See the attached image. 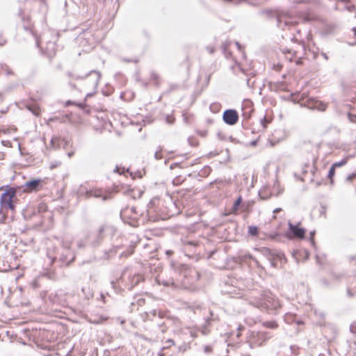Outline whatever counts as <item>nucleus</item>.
I'll use <instances>...</instances> for the list:
<instances>
[{
    "label": "nucleus",
    "instance_id": "nucleus-53",
    "mask_svg": "<svg viewBox=\"0 0 356 356\" xmlns=\"http://www.w3.org/2000/svg\"><path fill=\"white\" fill-rule=\"evenodd\" d=\"M188 144L192 147H196L198 145V141L195 137L190 136L188 138Z\"/></svg>",
    "mask_w": 356,
    "mask_h": 356
},
{
    "label": "nucleus",
    "instance_id": "nucleus-6",
    "mask_svg": "<svg viewBox=\"0 0 356 356\" xmlns=\"http://www.w3.org/2000/svg\"><path fill=\"white\" fill-rule=\"evenodd\" d=\"M43 185L44 179L39 177H32L28 180H24L22 183L15 184V186L18 187L19 195L38 192L43 188Z\"/></svg>",
    "mask_w": 356,
    "mask_h": 356
},
{
    "label": "nucleus",
    "instance_id": "nucleus-18",
    "mask_svg": "<svg viewBox=\"0 0 356 356\" xmlns=\"http://www.w3.org/2000/svg\"><path fill=\"white\" fill-rule=\"evenodd\" d=\"M259 252L269 260L271 266L276 267V263L275 261V252L277 250H271L268 247H261L259 249Z\"/></svg>",
    "mask_w": 356,
    "mask_h": 356
},
{
    "label": "nucleus",
    "instance_id": "nucleus-42",
    "mask_svg": "<svg viewBox=\"0 0 356 356\" xmlns=\"http://www.w3.org/2000/svg\"><path fill=\"white\" fill-rule=\"evenodd\" d=\"M285 16L284 12L280 11L277 17H275V19L276 20V26L278 29H282V22L283 20L284 17Z\"/></svg>",
    "mask_w": 356,
    "mask_h": 356
},
{
    "label": "nucleus",
    "instance_id": "nucleus-62",
    "mask_svg": "<svg viewBox=\"0 0 356 356\" xmlns=\"http://www.w3.org/2000/svg\"><path fill=\"white\" fill-rule=\"evenodd\" d=\"M213 351V347L211 345H206L204 347V352L207 354L211 353Z\"/></svg>",
    "mask_w": 356,
    "mask_h": 356
},
{
    "label": "nucleus",
    "instance_id": "nucleus-57",
    "mask_svg": "<svg viewBox=\"0 0 356 356\" xmlns=\"http://www.w3.org/2000/svg\"><path fill=\"white\" fill-rule=\"evenodd\" d=\"M347 117L350 122H356V114H353V113H351L350 112H348Z\"/></svg>",
    "mask_w": 356,
    "mask_h": 356
},
{
    "label": "nucleus",
    "instance_id": "nucleus-40",
    "mask_svg": "<svg viewBox=\"0 0 356 356\" xmlns=\"http://www.w3.org/2000/svg\"><path fill=\"white\" fill-rule=\"evenodd\" d=\"M113 88L109 84H106L104 88L102 89V92L103 95L108 97L113 92Z\"/></svg>",
    "mask_w": 356,
    "mask_h": 356
},
{
    "label": "nucleus",
    "instance_id": "nucleus-47",
    "mask_svg": "<svg viewBox=\"0 0 356 356\" xmlns=\"http://www.w3.org/2000/svg\"><path fill=\"white\" fill-rule=\"evenodd\" d=\"M314 165L312 169L311 170V173L312 175V177L310 179L311 181H314V178L318 177V174L319 173L318 168L315 166V161H314L313 163Z\"/></svg>",
    "mask_w": 356,
    "mask_h": 356
},
{
    "label": "nucleus",
    "instance_id": "nucleus-37",
    "mask_svg": "<svg viewBox=\"0 0 356 356\" xmlns=\"http://www.w3.org/2000/svg\"><path fill=\"white\" fill-rule=\"evenodd\" d=\"M297 254H299L300 256H302V254H303L302 257L304 260H307L309 258V252L308 250H304L302 253L298 250H295L293 252V257L296 259V260L298 261Z\"/></svg>",
    "mask_w": 356,
    "mask_h": 356
},
{
    "label": "nucleus",
    "instance_id": "nucleus-25",
    "mask_svg": "<svg viewBox=\"0 0 356 356\" xmlns=\"http://www.w3.org/2000/svg\"><path fill=\"white\" fill-rule=\"evenodd\" d=\"M311 107L313 109H317L318 111H323L326 109L327 105L320 100L314 99L312 102Z\"/></svg>",
    "mask_w": 356,
    "mask_h": 356
},
{
    "label": "nucleus",
    "instance_id": "nucleus-11",
    "mask_svg": "<svg viewBox=\"0 0 356 356\" xmlns=\"http://www.w3.org/2000/svg\"><path fill=\"white\" fill-rule=\"evenodd\" d=\"M144 280V277L139 273L129 274L127 281L124 283V288L131 291L140 282Z\"/></svg>",
    "mask_w": 356,
    "mask_h": 356
},
{
    "label": "nucleus",
    "instance_id": "nucleus-8",
    "mask_svg": "<svg viewBox=\"0 0 356 356\" xmlns=\"http://www.w3.org/2000/svg\"><path fill=\"white\" fill-rule=\"evenodd\" d=\"M300 222L293 224L291 220H289L286 236L289 238L294 237L298 239H305L306 238L307 229L305 227H300Z\"/></svg>",
    "mask_w": 356,
    "mask_h": 356
},
{
    "label": "nucleus",
    "instance_id": "nucleus-4",
    "mask_svg": "<svg viewBox=\"0 0 356 356\" xmlns=\"http://www.w3.org/2000/svg\"><path fill=\"white\" fill-rule=\"evenodd\" d=\"M127 211L128 207H125L120 211V218L123 222L127 223L131 227H137L140 225V223L144 224L146 222L153 220L149 215L148 209L146 210L145 213L144 212L140 213V217L136 216L138 214V212L136 210V207H132L131 208V213L136 215L134 216L127 215L126 213Z\"/></svg>",
    "mask_w": 356,
    "mask_h": 356
},
{
    "label": "nucleus",
    "instance_id": "nucleus-28",
    "mask_svg": "<svg viewBox=\"0 0 356 356\" xmlns=\"http://www.w3.org/2000/svg\"><path fill=\"white\" fill-rule=\"evenodd\" d=\"M110 284H111L112 289H113V291H115V293L116 294L122 295V293L124 291V289L121 287L117 283V281L112 280Z\"/></svg>",
    "mask_w": 356,
    "mask_h": 356
},
{
    "label": "nucleus",
    "instance_id": "nucleus-52",
    "mask_svg": "<svg viewBox=\"0 0 356 356\" xmlns=\"http://www.w3.org/2000/svg\"><path fill=\"white\" fill-rule=\"evenodd\" d=\"M186 166L181 162H174L170 165V170H174L175 168H184Z\"/></svg>",
    "mask_w": 356,
    "mask_h": 356
},
{
    "label": "nucleus",
    "instance_id": "nucleus-7",
    "mask_svg": "<svg viewBox=\"0 0 356 356\" xmlns=\"http://www.w3.org/2000/svg\"><path fill=\"white\" fill-rule=\"evenodd\" d=\"M111 231L112 234H114L115 229L113 227L108 225H101L97 230V232L92 234L90 236V244L92 248H99L104 242L106 232Z\"/></svg>",
    "mask_w": 356,
    "mask_h": 356
},
{
    "label": "nucleus",
    "instance_id": "nucleus-48",
    "mask_svg": "<svg viewBox=\"0 0 356 356\" xmlns=\"http://www.w3.org/2000/svg\"><path fill=\"white\" fill-rule=\"evenodd\" d=\"M321 282L322 284V285L326 288V289H332L334 288L333 285L330 283V282L329 280H327L326 278H322L321 280Z\"/></svg>",
    "mask_w": 356,
    "mask_h": 356
},
{
    "label": "nucleus",
    "instance_id": "nucleus-16",
    "mask_svg": "<svg viewBox=\"0 0 356 356\" xmlns=\"http://www.w3.org/2000/svg\"><path fill=\"white\" fill-rule=\"evenodd\" d=\"M70 139L69 137H63V138H59L57 137H53L50 141V145L54 149H58L60 147H63V149H67L70 145Z\"/></svg>",
    "mask_w": 356,
    "mask_h": 356
},
{
    "label": "nucleus",
    "instance_id": "nucleus-44",
    "mask_svg": "<svg viewBox=\"0 0 356 356\" xmlns=\"http://www.w3.org/2000/svg\"><path fill=\"white\" fill-rule=\"evenodd\" d=\"M348 157H345L343 159H342L341 161H337V162H334L333 163L332 165L335 168H339V167H341V166H343L345 165L347 162H348Z\"/></svg>",
    "mask_w": 356,
    "mask_h": 356
},
{
    "label": "nucleus",
    "instance_id": "nucleus-54",
    "mask_svg": "<svg viewBox=\"0 0 356 356\" xmlns=\"http://www.w3.org/2000/svg\"><path fill=\"white\" fill-rule=\"evenodd\" d=\"M165 343L168 344L166 345L165 346H163L161 348V350H164L167 348H169L170 346H175V342L173 339H168V340L165 341Z\"/></svg>",
    "mask_w": 356,
    "mask_h": 356
},
{
    "label": "nucleus",
    "instance_id": "nucleus-38",
    "mask_svg": "<svg viewBox=\"0 0 356 356\" xmlns=\"http://www.w3.org/2000/svg\"><path fill=\"white\" fill-rule=\"evenodd\" d=\"M281 51L283 54L286 56V57L288 58L289 62L293 61V48L289 49V48H282L281 49Z\"/></svg>",
    "mask_w": 356,
    "mask_h": 356
},
{
    "label": "nucleus",
    "instance_id": "nucleus-29",
    "mask_svg": "<svg viewBox=\"0 0 356 356\" xmlns=\"http://www.w3.org/2000/svg\"><path fill=\"white\" fill-rule=\"evenodd\" d=\"M284 191V188H281L280 186V184L277 180H276L273 184V189L271 190V192H273V195H275V196H278L280 194H282Z\"/></svg>",
    "mask_w": 356,
    "mask_h": 356
},
{
    "label": "nucleus",
    "instance_id": "nucleus-9",
    "mask_svg": "<svg viewBox=\"0 0 356 356\" xmlns=\"http://www.w3.org/2000/svg\"><path fill=\"white\" fill-rule=\"evenodd\" d=\"M18 15L20 17L22 23H23V29L30 34L35 35V33L33 30V24L31 20V17L29 15H26L22 8H19L18 10ZM36 38V45L39 47V41L37 38Z\"/></svg>",
    "mask_w": 356,
    "mask_h": 356
},
{
    "label": "nucleus",
    "instance_id": "nucleus-59",
    "mask_svg": "<svg viewBox=\"0 0 356 356\" xmlns=\"http://www.w3.org/2000/svg\"><path fill=\"white\" fill-rule=\"evenodd\" d=\"M220 104L218 103H213L210 105V109L212 112H217Z\"/></svg>",
    "mask_w": 356,
    "mask_h": 356
},
{
    "label": "nucleus",
    "instance_id": "nucleus-35",
    "mask_svg": "<svg viewBox=\"0 0 356 356\" xmlns=\"http://www.w3.org/2000/svg\"><path fill=\"white\" fill-rule=\"evenodd\" d=\"M335 170L336 168L332 165L327 175V178L329 179L331 185H334V177L335 175Z\"/></svg>",
    "mask_w": 356,
    "mask_h": 356
},
{
    "label": "nucleus",
    "instance_id": "nucleus-22",
    "mask_svg": "<svg viewBox=\"0 0 356 356\" xmlns=\"http://www.w3.org/2000/svg\"><path fill=\"white\" fill-rule=\"evenodd\" d=\"M299 47L302 51V56H293V59L296 58L295 63L296 65L300 66L303 64V58L305 55L306 54V44L302 42V44H299Z\"/></svg>",
    "mask_w": 356,
    "mask_h": 356
},
{
    "label": "nucleus",
    "instance_id": "nucleus-5",
    "mask_svg": "<svg viewBox=\"0 0 356 356\" xmlns=\"http://www.w3.org/2000/svg\"><path fill=\"white\" fill-rule=\"evenodd\" d=\"M255 306L270 314H277L281 307L279 300L270 293L262 295L261 298L257 301Z\"/></svg>",
    "mask_w": 356,
    "mask_h": 356
},
{
    "label": "nucleus",
    "instance_id": "nucleus-46",
    "mask_svg": "<svg viewBox=\"0 0 356 356\" xmlns=\"http://www.w3.org/2000/svg\"><path fill=\"white\" fill-rule=\"evenodd\" d=\"M228 45H229V43H227V42H223L222 44H221V49H222V51L223 52L224 55L225 56V57L228 58V56L229 55H231V51H228L227 50V48H228Z\"/></svg>",
    "mask_w": 356,
    "mask_h": 356
},
{
    "label": "nucleus",
    "instance_id": "nucleus-41",
    "mask_svg": "<svg viewBox=\"0 0 356 356\" xmlns=\"http://www.w3.org/2000/svg\"><path fill=\"white\" fill-rule=\"evenodd\" d=\"M248 233L251 236H257L259 234V227L256 225H250Z\"/></svg>",
    "mask_w": 356,
    "mask_h": 356
},
{
    "label": "nucleus",
    "instance_id": "nucleus-36",
    "mask_svg": "<svg viewBox=\"0 0 356 356\" xmlns=\"http://www.w3.org/2000/svg\"><path fill=\"white\" fill-rule=\"evenodd\" d=\"M115 79L122 86H124L126 84V77L125 76L120 72L115 73Z\"/></svg>",
    "mask_w": 356,
    "mask_h": 356
},
{
    "label": "nucleus",
    "instance_id": "nucleus-51",
    "mask_svg": "<svg viewBox=\"0 0 356 356\" xmlns=\"http://www.w3.org/2000/svg\"><path fill=\"white\" fill-rule=\"evenodd\" d=\"M152 316H156L158 315V316L160 318H163L166 316V314L165 312H161V311H156V309H154L152 312Z\"/></svg>",
    "mask_w": 356,
    "mask_h": 356
},
{
    "label": "nucleus",
    "instance_id": "nucleus-50",
    "mask_svg": "<svg viewBox=\"0 0 356 356\" xmlns=\"http://www.w3.org/2000/svg\"><path fill=\"white\" fill-rule=\"evenodd\" d=\"M332 278L336 281H340L341 279L343 277V274L342 273H337L336 272L332 271L330 273Z\"/></svg>",
    "mask_w": 356,
    "mask_h": 356
},
{
    "label": "nucleus",
    "instance_id": "nucleus-19",
    "mask_svg": "<svg viewBox=\"0 0 356 356\" xmlns=\"http://www.w3.org/2000/svg\"><path fill=\"white\" fill-rule=\"evenodd\" d=\"M280 12V10L278 8H264L259 11L258 15H265L266 19L273 20L275 19V17H277V15Z\"/></svg>",
    "mask_w": 356,
    "mask_h": 356
},
{
    "label": "nucleus",
    "instance_id": "nucleus-24",
    "mask_svg": "<svg viewBox=\"0 0 356 356\" xmlns=\"http://www.w3.org/2000/svg\"><path fill=\"white\" fill-rule=\"evenodd\" d=\"M259 199L262 200H268L271 196H273V192H271L270 190H269L268 188H263L260 191H259L258 193Z\"/></svg>",
    "mask_w": 356,
    "mask_h": 356
},
{
    "label": "nucleus",
    "instance_id": "nucleus-10",
    "mask_svg": "<svg viewBox=\"0 0 356 356\" xmlns=\"http://www.w3.org/2000/svg\"><path fill=\"white\" fill-rule=\"evenodd\" d=\"M239 115L236 109L228 108L224 111L222 113L223 122L229 126L236 124L238 121Z\"/></svg>",
    "mask_w": 356,
    "mask_h": 356
},
{
    "label": "nucleus",
    "instance_id": "nucleus-33",
    "mask_svg": "<svg viewBox=\"0 0 356 356\" xmlns=\"http://www.w3.org/2000/svg\"><path fill=\"white\" fill-rule=\"evenodd\" d=\"M263 326L266 328L268 329H276L278 327V324L276 321L271 320V321H266L263 322L262 323Z\"/></svg>",
    "mask_w": 356,
    "mask_h": 356
},
{
    "label": "nucleus",
    "instance_id": "nucleus-27",
    "mask_svg": "<svg viewBox=\"0 0 356 356\" xmlns=\"http://www.w3.org/2000/svg\"><path fill=\"white\" fill-rule=\"evenodd\" d=\"M243 202V197L241 195H239L234 202L232 207H231V212L232 213H236L238 210V207L241 205V204Z\"/></svg>",
    "mask_w": 356,
    "mask_h": 356
},
{
    "label": "nucleus",
    "instance_id": "nucleus-13",
    "mask_svg": "<svg viewBox=\"0 0 356 356\" xmlns=\"http://www.w3.org/2000/svg\"><path fill=\"white\" fill-rule=\"evenodd\" d=\"M241 109L243 119L245 120H250L254 111L253 102L249 99H244L242 103Z\"/></svg>",
    "mask_w": 356,
    "mask_h": 356
},
{
    "label": "nucleus",
    "instance_id": "nucleus-17",
    "mask_svg": "<svg viewBox=\"0 0 356 356\" xmlns=\"http://www.w3.org/2000/svg\"><path fill=\"white\" fill-rule=\"evenodd\" d=\"M143 191L140 189H136L134 188L130 187L129 185H126L125 188L122 191V194L125 196H129L133 200H136L140 198V197L143 194Z\"/></svg>",
    "mask_w": 356,
    "mask_h": 356
},
{
    "label": "nucleus",
    "instance_id": "nucleus-58",
    "mask_svg": "<svg viewBox=\"0 0 356 356\" xmlns=\"http://www.w3.org/2000/svg\"><path fill=\"white\" fill-rule=\"evenodd\" d=\"M326 211H327V207L325 206V205L321 204L320 210H319L320 215L321 216L325 217L326 216Z\"/></svg>",
    "mask_w": 356,
    "mask_h": 356
},
{
    "label": "nucleus",
    "instance_id": "nucleus-12",
    "mask_svg": "<svg viewBox=\"0 0 356 356\" xmlns=\"http://www.w3.org/2000/svg\"><path fill=\"white\" fill-rule=\"evenodd\" d=\"M155 282L158 285H162L165 287L176 288V284L171 276L161 273L155 277Z\"/></svg>",
    "mask_w": 356,
    "mask_h": 356
},
{
    "label": "nucleus",
    "instance_id": "nucleus-21",
    "mask_svg": "<svg viewBox=\"0 0 356 356\" xmlns=\"http://www.w3.org/2000/svg\"><path fill=\"white\" fill-rule=\"evenodd\" d=\"M56 44L55 42L49 41L44 49H42V54L51 60L56 54Z\"/></svg>",
    "mask_w": 356,
    "mask_h": 356
},
{
    "label": "nucleus",
    "instance_id": "nucleus-45",
    "mask_svg": "<svg viewBox=\"0 0 356 356\" xmlns=\"http://www.w3.org/2000/svg\"><path fill=\"white\" fill-rule=\"evenodd\" d=\"M316 234V231L315 230H312V231H310L309 232V241L312 245V246L316 250V242H315V240H314V236Z\"/></svg>",
    "mask_w": 356,
    "mask_h": 356
},
{
    "label": "nucleus",
    "instance_id": "nucleus-63",
    "mask_svg": "<svg viewBox=\"0 0 356 356\" xmlns=\"http://www.w3.org/2000/svg\"><path fill=\"white\" fill-rule=\"evenodd\" d=\"M293 323L297 326H301L304 325V321L297 316Z\"/></svg>",
    "mask_w": 356,
    "mask_h": 356
},
{
    "label": "nucleus",
    "instance_id": "nucleus-15",
    "mask_svg": "<svg viewBox=\"0 0 356 356\" xmlns=\"http://www.w3.org/2000/svg\"><path fill=\"white\" fill-rule=\"evenodd\" d=\"M123 248L122 245H112V246L108 249L103 250V254L99 257V260H111L118 253V250Z\"/></svg>",
    "mask_w": 356,
    "mask_h": 356
},
{
    "label": "nucleus",
    "instance_id": "nucleus-61",
    "mask_svg": "<svg viewBox=\"0 0 356 356\" xmlns=\"http://www.w3.org/2000/svg\"><path fill=\"white\" fill-rule=\"evenodd\" d=\"M75 105L79 108L83 109V108L87 106L86 99H84L83 102H76Z\"/></svg>",
    "mask_w": 356,
    "mask_h": 356
},
{
    "label": "nucleus",
    "instance_id": "nucleus-55",
    "mask_svg": "<svg viewBox=\"0 0 356 356\" xmlns=\"http://www.w3.org/2000/svg\"><path fill=\"white\" fill-rule=\"evenodd\" d=\"M82 292L85 294V296L88 300L92 297V293L90 292L89 288H82Z\"/></svg>",
    "mask_w": 356,
    "mask_h": 356
},
{
    "label": "nucleus",
    "instance_id": "nucleus-56",
    "mask_svg": "<svg viewBox=\"0 0 356 356\" xmlns=\"http://www.w3.org/2000/svg\"><path fill=\"white\" fill-rule=\"evenodd\" d=\"M163 150V147L159 145V150L156 151L155 153H154V159L156 160H160L163 158V155L161 154H160V152H161Z\"/></svg>",
    "mask_w": 356,
    "mask_h": 356
},
{
    "label": "nucleus",
    "instance_id": "nucleus-26",
    "mask_svg": "<svg viewBox=\"0 0 356 356\" xmlns=\"http://www.w3.org/2000/svg\"><path fill=\"white\" fill-rule=\"evenodd\" d=\"M291 40L293 42H296L297 43V47L296 48H293V56H302V51H301V49L299 47V44H302V42H304L305 44V41L303 40H298L295 37H293L291 38Z\"/></svg>",
    "mask_w": 356,
    "mask_h": 356
},
{
    "label": "nucleus",
    "instance_id": "nucleus-49",
    "mask_svg": "<svg viewBox=\"0 0 356 356\" xmlns=\"http://www.w3.org/2000/svg\"><path fill=\"white\" fill-rule=\"evenodd\" d=\"M47 209V207L45 204H40L36 207V211H37L38 214H40L41 213L46 211Z\"/></svg>",
    "mask_w": 356,
    "mask_h": 356
},
{
    "label": "nucleus",
    "instance_id": "nucleus-23",
    "mask_svg": "<svg viewBox=\"0 0 356 356\" xmlns=\"http://www.w3.org/2000/svg\"><path fill=\"white\" fill-rule=\"evenodd\" d=\"M135 244L134 243H131L130 245H129L126 250H123L120 254V258H127L129 257H130L131 254H134V250H135Z\"/></svg>",
    "mask_w": 356,
    "mask_h": 356
},
{
    "label": "nucleus",
    "instance_id": "nucleus-30",
    "mask_svg": "<svg viewBox=\"0 0 356 356\" xmlns=\"http://www.w3.org/2000/svg\"><path fill=\"white\" fill-rule=\"evenodd\" d=\"M277 261H280L282 264H285L286 262L287 259L283 252L277 250V252H275V261L276 264Z\"/></svg>",
    "mask_w": 356,
    "mask_h": 356
},
{
    "label": "nucleus",
    "instance_id": "nucleus-14",
    "mask_svg": "<svg viewBox=\"0 0 356 356\" xmlns=\"http://www.w3.org/2000/svg\"><path fill=\"white\" fill-rule=\"evenodd\" d=\"M86 76H94V78H92V80L93 87H94V91H92L91 92H88L86 95V97L84 98V99H86V101L87 100L88 98L92 97V96L95 95V94H96L97 88L98 87L100 79L102 77V74L99 71L91 70L86 74Z\"/></svg>",
    "mask_w": 356,
    "mask_h": 356
},
{
    "label": "nucleus",
    "instance_id": "nucleus-20",
    "mask_svg": "<svg viewBox=\"0 0 356 356\" xmlns=\"http://www.w3.org/2000/svg\"><path fill=\"white\" fill-rule=\"evenodd\" d=\"M21 213L25 220H31L33 217L38 215L36 211V207L30 205L26 206L25 208L22 209L21 210Z\"/></svg>",
    "mask_w": 356,
    "mask_h": 356
},
{
    "label": "nucleus",
    "instance_id": "nucleus-60",
    "mask_svg": "<svg viewBox=\"0 0 356 356\" xmlns=\"http://www.w3.org/2000/svg\"><path fill=\"white\" fill-rule=\"evenodd\" d=\"M175 118L172 116H170V115H166L165 116V121L168 124H172L175 122Z\"/></svg>",
    "mask_w": 356,
    "mask_h": 356
},
{
    "label": "nucleus",
    "instance_id": "nucleus-34",
    "mask_svg": "<svg viewBox=\"0 0 356 356\" xmlns=\"http://www.w3.org/2000/svg\"><path fill=\"white\" fill-rule=\"evenodd\" d=\"M212 169L209 165H205L203 168L200 170V171L197 173V176L206 177H207L211 172Z\"/></svg>",
    "mask_w": 356,
    "mask_h": 356
},
{
    "label": "nucleus",
    "instance_id": "nucleus-39",
    "mask_svg": "<svg viewBox=\"0 0 356 356\" xmlns=\"http://www.w3.org/2000/svg\"><path fill=\"white\" fill-rule=\"evenodd\" d=\"M211 318H207V319H205L204 324L201 326V332L204 335L208 334L209 332L208 330V327L211 325Z\"/></svg>",
    "mask_w": 356,
    "mask_h": 356
},
{
    "label": "nucleus",
    "instance_id": "nucleus-31",
    "mask_svg": "<svg viewBox=\"0 0 356 356\" xmlns=\"http://www.w3.org/2000/svg\"><path fill=\"white\" fill-rule=\"evenodd\" d=\"M297 315L292 313H286L284 314L283 318L284 321L289 325L293 324L296 320Z\"/></svg>",
    "mask_w": 356,
    "mask_h": 356
},
{
    "label": "nucleus",
    "instance_id": "nucleus-3",
    "mask_svg": "<svg viewBox=\"0 0 356 356\" xmlns=\"http://www.w3.org/2000/svg\"><path fill=\"white\" fill-rule=\"evenodd\" d=\"M126 184H113L111 188H108L104 194L102 189L88 190L85 187H81L79 189V194H85L87 198L95 197L102 198L103 201H106L112 198V193H118L123 191L125 188Z\"/></svg>",
    "mask_w": 356,
    "mask_h": 356
},
{
    "label": "nucleus",
    "instance_id": "nucleus-1",
    "mask_svg": "<svg viewBox=\"0 0 356 356\" xmlns=\"http://www.w3.org/2000/svg\"><path fill=\"white\" fill-rule=\"evenodd\" d=\"M17 188L15 184L12 186L6 184L0 186V191H3L0 197V213L4 210H9L12 213L15 212L17 195H20Z\"/></svg>",
    "mask_w": 356,
    "mask_h": 356
},
{
    "label": "nucleus",
    "instance_id": "nucleus-64",
    "mask_svg": "<svg viewBox=\"0 0 356 356\" xmlns=\"http://www.w3.org/2000/svg\"><path fill=\"white\" fill-rule=\"evenodd\" d=\"M260 124L264 129L267 127L268 122L266 121V115H264L261 119H260Z\"/></svg>",
    "mask_w": 356,
    "mask_h": 356
},
{
    "label": "nucleus",
    "instance_id": "nucleus-43",
    "mask_svg": "<svg viewBox=\"0 0 356 356\" xmlns=\"http://www.w3.org/2000/svg\"><path fill=\"white\" fill-rule=\"evenodd\" d=\"M186 179V177L183 178L181 175H177L172 180V184L174 186H179Z\"/></svg>",
    "mask_w": 356,
    "mask_h": 356
},
{
    "label": "nucleus",
    "instance_id": "nucleus-2",
    "mask_svg": "<svg viewBox=\"0 0 356 356\" xmlns=\"http://www.w3.org/2000/svg\"><path fill=\"white\" fill-rule=\"evenodd\" d=\"M47 255L51 260V263L58 264L59 267H68L76 259L74 251L66 243H63L60 247L56 248L54 250L53 256H50L49 254Z\"/></svg>",
    "mask_w": 356,
    "mask_h": 356
},
{
    "label": "nucleus",
    "instance_id": "nucleus-32",
    "mask_svg": "<svg viewBox=\"0 0 356 356\" xmlns=\"http://www.w3.org/2000/svg\"><path fill=\"white\" fill-rule=\"evenodd\" d=\"M26 108L35 116H38L40 115V108L38 105L27 104Z\"/></svg>",
    "mask_w": 356,
    "mask_h": 356
}]
</instances>
